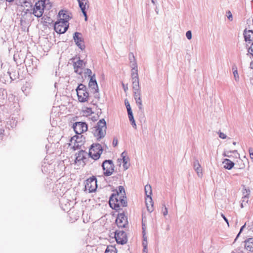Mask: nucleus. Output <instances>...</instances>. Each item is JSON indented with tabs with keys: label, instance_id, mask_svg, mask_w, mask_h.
<instances>
[{
	"label": "nucleus",
	"instance_id": "864d4df0",
	"mask_svg": "<svg viewBox=\"0 0 253 253\" xmlns=\"http://www.w3.org/2000/svg\"><path fill=\"white\" fill-rule=\"evenodd\" d=\"M14 0H6V1H8V2H12Z\"/></svg>",
	"mask_w": 253,
	"mask_h": 253
},
{
	"label": "nucleus",
	"instance_id": "4be33fe9",
	"mask_svg": "<svg viewBox=\"0 0 253 253\" xmlns=\"http://www.w3.org/2000/svg\"><path fill=\"white\" fill-rule=\"evenodd\" d=\"M88 2L87 0H81V1H80V3H79L80 7L85 17V20H87V15L85 9L88 8Z\"/></svg>",
	"mask_w": 253,
	"mask_h": 253
},
{
	"label": "nucleus",
	"instance_id": "39448f33",
	"mask_svg": "<svg viewBox=\"0 0 253 253\" xmlns=\"http://www.w3.org/2000/svg\"><path fill=\"white\" fill-rule=\"evenodd\" d=\"M106 125L104 119L100 120L94 127L93 134L97 139L103 138L106 134Z\"/></svg>",
	"mask_w": 253,
	"mask_h": 253
},
{
	"label": "nucleus",
	"instance_id": "09e8293b",
	"mask_svg": "<svg viewBox=\"0 0 253 253\" xmlns=\"http://www.w3.org/2000/svg\"><path fill=\"white\" fill-rule=\"evenodd\" d=\"M250 66L252 68H253V62H251L250 63Z\"/></svg>",
	"mask_w": 253,
	"mask_h": 253
},
{
	"label": "nucleus",
	"instance_id": "13d9d810",
	"mask_svg": "<svg viewBox=\"0 0 253 253\" xmlns=\"http://www.w3.org/2000/svg\"><path fill=\"white\" fill-rule=\"evenodd\" d=\"M155 11H156V13H158V11H157V10H155Z\"/></svg>",
	"mask_w": 253,
	"mask_h": 253
},
{
	"label": "nucleus",
	"instance_id": "5fc2aeb1",
	"mask_svg": "<svg viewBox=\"0 0 253 253\" xmlns=\"http://www.w3.org/2000/svg\"><path fill=\"white\" fill-rule=\"evenodd\" d=\"M125 104L126 105V100H125Z\"/></svg>",
	"mask_w": 253,
	"mask_h": 253
},
{
	"label": "nucleus",
	"instance_id": "9b49d317",
	"mask_svg": "<svg viewBox=\"0 0 253 253\" xmlns=\"http://www.w3.org/2000/svg\"><path fill=\"white\" fill-rule=\"evenodd\" d=\"M134 81H132V88H133V90L134 98H135V99L136 101V103L138 105L139 109H141L142 106V100H141L140 95L139 80L137 81V88H135V87L134 85Z\"/></svg>",
	"mask_w": 253,
	"mask_h": 253
},
{
	"label": "nucleus",
	"instance_id": "bf43d9fd",
	"mask_svg": "<svg viewBox=\"0 0 253 253\" xmlns=\"http://www.w3.org/2000/svg\"><path fill=\"white\" fill-rule=\"evenodd\" d=\"M155 11H156V13H158V11H157V10H155Z\"/></svg>",
	"mask_w": 253,
	"mask_h": 253
},
{
	"label": "nucleus",
	"instance_id": "8fccbe9b",
	"mask_svg": "<svg viewBox=\"0 0 253 253\" xmlns=\"http://www.w3.org/2000/svg\"><path fill=\"white\" fill-rule=\"evenodd\" d=\"M122 85H123V87H124V88L125 91H126V88H125V84H124V83H123V84H122Z\"/></svg>",
	"mask_w": 253,
	"mask_h": 253
},
{
	"label": "nucleus",
	"instance_id": "a878e982",
	"mask_svg": "<svg viewBox=\"0 0 253 253\" xmlns=\"http://www.w3.org/2000/svg\"><path fill=\"white\" fill-rule=\"evenodd\" d=\"M193 167L195 171L197 172L198 176L201 177L202 176V168L199 161L196 160L193 163Z\"/></svg>",
	"mask_w": 253,
	"mask_h": 253
},
{
	"label": "nucleus",
	"instance_id": "7c9ffc66",
	"mask_svg": "<svg viewBox=\"0 0 253 253\" xmlns=\"http://www.w3.org/2000/svg\"><path fill=\"white\" fill-rule=\"evenodd\" d=\"M148 243H147V237L146 235H143V241H142V246L143 247H147Z\"/></svg>",
	"mask_w": 253,
	"mask_h": 253
},
{
	"label": "nucleus",
	"instance_id": "c85d7f7f",
	"mask_svg": "<svg viewBox=\"0 0 253 253\" xmlns=\"http://www.w3.org/2000/svg\"><path fill=\"white\" fill-rule=\"evenodd\" d=\"M144 190L146 197L148 198L149 197H151L152 191L151 185L149 184L145 185Z\"/></svg>",
	"mask_w": 253,
	"mask_h": 253
},
{
	"label": "nucleus",
	"instance_id": "58836bf2",
	"mask_svg": "<svg viewBox=\"0 0 253 253\" xmlns=\"http://www.w3.org/2000/svg\"><path fill=\"white\" fill-rule=\"evenodd\" d=\"M118 144V140L117 139H114L113 141V145L114 147H116Z\"/></svg>",
	"mask_w": 253,
	"mask_h": 253
},
{
	"label": "nucleus",
	"instance_id": "aec40b11",
	"mask_svg": "<svg viewBox=\"0 0 253 253\" xmlns=\"http://www.w3.org/2000/svg\"><path fill=\"white\" fill-rule=\"evenodd\" d=\"M126 152L124 151L121 155L120 157L117 159V165L119 167L123 166L124 168H126Z\"/></svg>",
	"mask_w": 253,
	"mask_h": 253
},
{
	"label": "nucleus",
	"instance_id": "2eb2a0df",
	"mask_svg": "<svg viewBox=\"0 0 253 253\" xmlns=\"http://www.w3.org/2000/svg\"><path fill=\"white\" fill-rule=\"evenodd\" d=\"M71 18V13L68 11L61 10L59 11L58 20L69 24V21Z\"/></svg>",
	"mask_w": 253,
	"mask_h": 253
},
{
	"label": "nucleus",
	"instance_id": "37998d69",
	"mask_svg": "<svg viewBox=\"0 0 253 253\" xmlns=\"http://www.w3.org/2000/svg\"><path fill=\"white\" fill-rule=\"evenodd\" d=\"M28 3V2H25V6L26 7H26V9H30V8L29 7V5H28V6H26V5H27V3ZM25 9H26V8L24 7V9H23V10H24V11H25V12L26 13V11H25Z\"/></svg>",
	"mask_w": 253,
	"mask_h": 253
},
{
	"label": "nucleus",
	"instance_id": "423d86ee",
	"mask_svg": "<svg viewBox=\"0 0 253 253\" xmlns=\"http://www.w3.org/2000/svg\"><path fill=\"white\" fill-rule=\"evenodd\" d=\"M85 137L83 135H76L73 136L70 141L69 146L74 150L79 149L84 145Z\"/></svg>",
	"mask_w": 253,
	"mask_h": 253
},
{
	"label": "nucleus",
	"instance_id": "9d476101",
	"mask_svg": "<svg viewBox=\"0 0 253 253\" xmlns=\"http://www.w3.org/2000/svg\"><path fill=\"white\" fill-rule=\"evenodd\" d=\"M73 127L75 132L80 135L87 130V125L84 122H76L74 124Z\"/></svg>",
	"mask_w": 253,
	"mask_h": 253
},
{
	"label": "nucleus",
	"instance_id": "f257e3e1",
	"mask_svg": "<svg viewBox=\"0 0 253 253\" xmlns=\"http://www.w3.org/2000/svg\"><path fill=\"white\" fill-rule=\"evenodd\" d=\"M126 191L124 187L122 186L118 187L116 193L113 194L109 199L110 207L118 211L125 207L126 201Z\"/></svg>",
	"mask_w": 253,
	"mask_h": 253
},
{
	"label": "nucleus",
	"instance_id": "a18cd8bd",
	"mask_svg": "<svg viewBox=\"0 0 253 253\" xmlns=\"http://www.w3.org/2000/svg\"><path fill=\"white\" fill-rule=\"evenodd\" d=\"M86 73L91 74V71L90 69H86Z\"/></svg>",
	"mask_w": 253,
	"mask_h": 253
},
{
	"label": "nucleus",
	"instance_id": "b1692460",
	"mask_svg": "<svg viewBox=\"0 0 253 253\" xmlns=\"http://www.w3.org/2000/svg\"><path fill=\"white\" fill-rule=\"evenodd\" d=\"M88 86L90 88L93 90L94 92H97L98 85L94 75L90 77V79L88 83Z\"/></svg>",
	"mask_w": 253,
	"mask_h": 253
},
{
	"label": "nucleus",
	"instance_id": "3c124183",
	"mask_svg": "<svg viewBox=\"0 0 253 253\" xmlns=\"http://www.w3.org/2000/svg\"><path fill=\"white\" fill-rule=\"evenodd\" d=\"M169 230V226L168 225V226L167 227V230Z\"/></svg>",
	"mask_w": 253,
	"mask_h": 253
},
{
	"label": "nucleus",
	"instance_id": "4d7b16f0",
	"mask_svg": "<svg viewBox=\"0 0 253 253\" xmlns=\"http://www.w3.org/2000/svg\"><path fill=\"white\" fill-rule=\"evenodd\" d=\"M77 0L78 1L79 3H80V1H81V0Z\"/></svg>",
	"mask_w": 253,
	"mask_h": 253
},
{
	"label": "nucleus",
	"instance_id": "a19ab883",
	"mask_svg": "<svg viewBox=\"0 0 253 253\" xmlns=\"http://www.w3.org/2000/svg\"><path fill=\"white\" fill-rule=\"evenodd\" d=\"M221 216L223 218L224 220L226 222L228 225L229 226V223H228V219H227V218L223 214H221Z\"/></svg>",
	"mask_w": 253,
	"mask_h": 253
},
{
	"label": "nucleus",
	"instance_id": "603ef678",
	"mask_svg": "<svg viewBox=\"0 0 253 253\" xmlns=\"http://www.w3.org/2000/svg\"><path fill=\"white\" fill-rule=\"evenodd\" d=\"M224 155L225 156H226V157H229V155H228V154H226V153H224Z\"/></svg>",
	"mask_w": 253,
	"mask_h": 253
},
{
	"label": "nucleus",
	"instance_id": "f704fd0d",
	"mask_svg": "<svg viewBox=\"0 0 253 253\" xmlns=\"http://www.w3.org/2000/svg\"><path fill=\"white\" fill-rule=\"evenodd\" d=\"M142 234H143V235H146V232H145L146 226H145V223H144L143 221H142Z\"/></svg>",
	"mask_w": 253,
	"mask_h": 253
},
{
	"label": "nucleus",
	"instance_id": "6ab92c4d",
	"mask_svg": "<svg viewBox=\"0 0 253 253\" xmlns=\"http://www.w3.org/2000/svg\"><path fill=\"white\" fill-rule=\"evenodd\" d=\"M244 37L245 41L248 43L252 44L253 42V30H244Z\"/></svg>",
	"mask_w": 253,
	"mask_h": 253
},
{
	"label": "nucleus",
	"instance_id": "a211bd4d",
	"mask_svg": "<svg viewBox=\"0 0 253 253\" xmlns=\"http://www.w3.org/2000/svg\"><path fill=\"white\" fill-rule=\"evenodd\" d=\"M244 247L246 251L253 253V237L249 238L245 240Z\"/></svg>",
	"mask_w": 253,
	"mask_h": 253
},
{
	"label": "nucleus",
	"instance_id": "2f4dec72",
	"mask_svg": "<svg viewBox=\"0 0 253 253\" xmlns=\"http://www.w3.org/2000/svg\"><path fill=\"white\" fill-rule=\"evenodd\" d=\"M163 207L162 208V212L164 216H166L168 213V208L166 207L165 204H163Z\"/></svg>",
	"mask_w": 253,
	"mask_h": 253
},
{
	"label": "nucleus",
	"instance_id": "4468645a",
	"mask_svg": "<svg viewBox=\"0 0 253 253\" xmlns=\"http://www.w3.org/2000/svg\"><path fill=\"white\" fill-rule=\"evenodd\" d=\"M115 239L118 244H125L126 243V233L123 231H116L115 233Z\"/></svg>",
	"mask_w": 253,
	"mask_h": 253
},
{
	"label": "nucleus",
	"instance_id": "72a5a7b5",
	"mask_svg": "<svg viewBox=\"0 0 253 253\" xmlns=\"http://www.w3.org/2000/svg\"><path fill=\"white\" fill-rule=\"evenodd\" d=\"M186 37L188 40H191L192 39V32L191 31H188L186 33Z\"/></svg>",
	"mask_w": 253,
	"mask_h": 253
},
{
	"label": "nucleus",
	"instance_id": "ddd939ff",
	"mask_svg": "<svg viewBox=\"0 0 253 253\" xmlns=\"http://www.w3.org/2000/svg\"><path fill=\"white\" fill-rule=\"evenodd\" d=\"M85 158V153L84 151H80L76 154V157L74 161L75 165L79 167H83L85 165L84 160Z\"/></svg>",
	"mask_w": 253,
	"mask_h": 253
},
{
	"label": "nucleus",
	"instance_id": "6e6552de",
	"mask_svg": "<svg viewBox=\"0 0 253 253\" xmlns=\"http://www.w3.org/2000/svg\"><path fill=\"white\" fill-rule=\"evenodd\" d=\"M102 167L103 174L106 176L111 175L115 171V166L113 161L110 160L104 161L102 164Z\"/></svg>",
	"mask_w": 253,
	"mask_h": 253
},
{
	"label": "nucleus",
	"instance_id": "bb28decb",
	"mask_svg": "<svg viewBox=\"0 0 253 253\" xmlns=\"http://www.w3.org/2000/svg\"><path fill=\"white\" fill-rule=\"evenodd\" d=\"M82 112L83 115L86 117L90 116L94 113L91 107H88L86 106L83 108Z\"/></svg>",
	"mask_w": 253,
	"mask_h": 253
},
{
	"label": "nucleus",
	"instance_id": "c03bdc74",
	"mask_svg": "<svg viewBox=\"0 0 253 253\" xmlns=\"http://www.w3.org/2000/svg\"><path fill=\"white\" fill-rule=\"evenodd\" d=\"M249 154H251V153H253V148H250L249 149Z\"/></svg>",
	"mask_w": 253,
	"mask_h": 253
},
{
	"label": "nucleus",
	"instance_id": "f03ea898",
	"mask_svg": "<svg viewBox=\"0 0 253 253\" xmlns=\"http://www.w3.org/2000/svg\"><path fill=\"white\" fill-rule=\"evenodd\" d=\"M45 0H40L36 2L34 6L32 8L30 3H28L27 6L28 5L30 9H26V13H33L37 17H41L42 16L44 8L45 7Z\"/></svg>",
	"mask_w": 253,
	"mask_h": 253
},
{
	"label": "nucleus",
	"instance_id": "e433bc0d",
	"mask_svg": "<svg viewBox=\"0 0 253 253\" xmlns=\"http://www.w3.org/2000/svg\"><path fill=\"white\" fill-rule=\"evenodd\" d=\"M233 74H234L235 80L237 81V79L238 80L239 79V76L238 75V72H237V70H236L234 71H233Z\"/></svg>",
	"mask_w": 253,
	"mask_h": 253
},
{
	"label": "nucleus",
	"instance_id": "c9c22d12",
	"mask_svg": "<svg viewBox=\"0 0 253 253\" xmlns=\"http://www.w3.org/2000/svg\"><path fill=\"white\" fill-rule=\"evenodd\" d=\"M219 137L222 139H225L227 137V136L224 133L220 132L219 133Z\"/></svg>",
	"mask_w": 253,
	"mask_h": 253
},
{
	"label": "nucleus",
	"instance_id": "dca6fc26",
	"mask_svg": "<svg viewBox=\"0 0 253 253\" xmlns=\"http://www.w3.org/2000/svg\"><path fill=\"white\" fill-rule=\"evenodd\" d=\"M116 223L120 228H125L126 225V216L124 212L118 214Z\"/></svg>",
	"mask_w": 253,
	"mask_h": 253
},
{
	"label": "nucleus",
	"instance_id": "f3484780",
	"mask_svg": "<svg viewBox=\"0 0 253 253\" xmlns=\"http://www.w3.org/2000/svg\"><path fill=\"white\" fill-rule=\"evenodd\" d=\"M85 63L82 60H78L74 63V69L75 72L79 75H81L84 69Z\"/></svg>",
	"mask_w": 253,
	"mask_h": 253
},
{
	"label": "nucleus",
	"instance_id": "79ce46f5",
	"mask_svg": "<svg viewBox=\"0 0 253 253\" xmlns=\"http://www.w3.org/2000/svg\"><path fill=\"white\" fill-rule=\"evenodd\" d=\"M143 253H148V248L147 247H143Z\"/></svg>",
	"mask_w": 253,
	"mask_h": 253
},
{
	"label": "nucleus",
	"instance_id": "de8ad7c7",
	"mask_svg": "<svg viewBox=\"0 0 253 253\" xmlns=\"http://www.w3.org/2000/svg\"><path fill=\"white\" fill-rule=\"evenodd\" d=\"M250 156L251 159L253 160V153H251V154H250Z\"/></svg>",
	"mask_w": 253,
	"mask_h": 253
},
{
	"label": "nucleus",
	"instance_id": "4c0bfd02",
	"mask_svg": "<svg viewBox=\"0 0 253 253\" xmlns=\"http://www.w3.org/2000/svg\"><path fill=\"white\" fill-rule=\"evenodd\" d=\"M227 14H228V15H227L228 19L229 20L232 21L233 19H232V15L231 12L230 11H228L227 12Z\"/></svg>",
	"mask_w": 253,
	"mask_h": 253
},
{
	"label": "nucleus",
	"instance_id": "7ed1b4c3",
	"mask_svg": "<svg viewBox=\"0 0 253 253\" xmlns=\"http://www.w3.org/2000/svg\"><path fill=\"white\" fill-rule=\"evenodd\" d=\"M129 60V66L131 68V77L132 81H134V85L135 88H137V81L139 80L138 75V68L136 61L135 59L134 56L132 53H130L128 55Z\"/></svg>",
	"mask_w": 253,
	"mask_h": 253
},
{
	"label": "nucleus",
	"instance_id": "473e14b6",
	"mask_svg": "<svg viewBox=\"0 0 253 253\" xmlns=\"http://www.w3.org/2000/svg\"><path fill=\"white\" fill-rule=\"evenodd\" d=\"M248 53L253 56V42L252 43L251 46L248 48Z\"/></svg>",
	"mask_w": 253,
	"mask_h": 253
},
{
	"label": "nucleus",
	"instance_id": "cd10ccee",
	"mask_svg": "<svg viewBox=\"0 0 253 253\" xmlns=\"http://www.w3.org/2000/svg\"><path fill=\"white\" fill-rule=\"evenodd\" d=\"M223 164H224V168L227 169H231L235 165L232 161L228 159H224Z\"/></svg>",
	"mask_w": 253,
	"mask_h": 253
},
{
	"label": "nucleus",
	"instance_id": "c756f323",
	"mask_svg": "<svg viewBox=\"0 0 253 253\" xmlns=\"http://www.w3.org/2000/svg\"><path fill=\"white\" fill-rule=\"evenodd\" d=\"M105 253H117V251L114 246H108L106 249Z\"/></svg>",
	"mask_w": 253,
	"mask_h": 253
},
{
	"label": "nucleus",
	"instance_id": "f8f14e48",
	"mask_svg": "<svg viewBox=\"0 0 253 253\" xmlns=\"http://www.w3.org/2000/svg\"><path fill=\"white\" fill-rule=\"evenodd\" d=\"M54 30L58 34H63L69 28V24L62 21H57L54 24Z\"/></svg>",
	"mask_w": 253,
	"mask_h": 253
},
{
	"label": "nucleus",
	"instance_id": "49530a36",
	"mask_svg": "<svg viewBox=\"0 0 253 253\" xmlns=\"http://www.w3.org/2000/svg\"><path fill=\"white\" fill-rule=\"evenodd\" d=\"M151 2H152L154 5H155V4H156V0H151Z\"/></svg>",
	"mask_w": 253,
	"mask_h": 253
},
{
	"label": "nucleus",
	"instance_id": "20e7f679",
	"mask_svg": "<svg viewBox=\"0 0 253 253\" xmlns=\"http://www.w3.org/2000/svg\"><path fill=\"white\" fill-rule=\"evenodd\" d=\"M78 101L84 103L88 102L89 98V93L86 87L83 84H80L76 89Z\"/></svg>",
	"mask_w": 253,
	"mask_h": 253
},
{
	"label": "nucleus",
	"instance_id": "393cba45",
	"mask_svg": "<svg viewBox=\"0 0 253 253\" xmlns=\"http://www.w3.org/2000/svg\"><path fill=\"white\" fill-rule=\"evenodd\" d=\"M145 203L148 211L150 212H152L154 211L153 202L152 197H146L145 199Z\"/></svg>",
	"mask_w": 253,
	"mask_h": 253
},
{
	"label": "nucleus",
	"instance_id": "1a4fd4ad",
	"mask_svg": "<svg viewBox=\"0 0 253 253\" xmlns=\"http://www.w3.org/2000/svg\"><path fill=\"white\" fill-rule=\"evenodd\" d=\"M97 187V180L94 176L88 178L86 180L85 189L89 192H92L96 190Z\"/></svg>",
	"mask_w": 253,
	"mask_h": 253
},
{
	"label": "nucleus",
	"instance_id": "0eeeda50",
	"mask_svg": "<svg viewBox=\"0 0 253 253\" xmlns=\"http://www.w3.org/2000/svg\"><path fill=\"white\" fill-rule=\"evenodd\" d=\"M102 151V147L100 144H93L89 150L88 155L93 160H97L100 158Z\"/></svg>",
	"mask_w": 253,
	"mask_h": 253
},
{
	"label": "nucleus",
	"instance_id": "412c9836",
	"mask_svg": "<svg viewBox=\"0 0 253 253\" xmlns=\"http://www.w3.org/2000/svg\"><path fill=\"white\" fill-rule=\"evenodd\" d=\"M81 34L78 32H76L74 36V39L76 42V44L81 48L83 49L84 46V41H83Z\"/></svg>",
	"mask_w": 253,
	"mask_h": 253
},
{
	"label": "nucleus",
	"instance_id": "5701e85b",
	"mask_svg": "<svg viewBox=\"0 0 253 253\" xmlns=\"http://www.w3.org/2000/svg\"><path fill=\"white\" fill-rule=\"evenodd\" d=\"M127 115L129 119V120L134 128H136V125L135 123V120L134 119V117L133 115V113L132 110L131 109V107L129 105V104L127 102Z\"/></svg>",
	"mask_w": 253,
	"mask_h": 253
},
{
	"label": "nucleus",
	"instance_id": "6e6d98bb",
	"mask_svg": "<svg viewBox=\"0 0 253 253\" xmlns=\"http://www.w3.org/2000/svg\"><path fill=\"white\" fill-rule=\"evenodd\" d=\"M233 144L234 145H236V142H234L233 143Z\"/></svg>",
	"mask_w": 253,
	"mask_h": 253
},
{
	"label": "nucleus",
	"instance_id": "ea45409f",
	"mask_svg": "<svg viewBox=\"0 0 253 253\" xmlns=\"http://www.w3.org/2000/svg\"><path fill=\"white\" fill-rule=\"evenodd\" d=\"M246 226V224H245L243 226H242L240 230V232L239 233V234H238L237 236V238L239 236V234L242 232L243 229Z\"/></svg>",
	"mask_w": 253,
	"mask_h": 253
}]
</instances>
